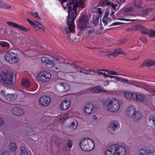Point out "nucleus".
Wrapping results in <instances>:
<instances>
[{
    "label": "nucleus",
    "mask_w": 155,
    "mask_h": 155,
    "mask_svg": "<svg viewBox=\"0 0 155 155\" xmlns=\"http://www.w3.org/2000/svg\"><path fill=\"white\" fill-rule=\"evenodd\" d=\"M60 1L64 9L68 7V16L67 21L68 28L66 27L62 28L61 30L64 33L73 32L75 28L74 21L77 16V8L78 7L82 8H84L85 0H78V1H77L74 3L73 0H70L69 1V4L68 0H60Z\"/></svg>",
    "instance_id": "1"
},
{
    "label": "nucleus",
    "mask_w": 155,
    "mask_h": 155,
    "mask_svg": "<svg viewBox=\"0 0 155 155\" xmlns=\"http://www.w3.org/2000/svg\"><path fill=\"white\" fill-rule=\"evenodd\" d=\"M103 105L108 110L113 112H117L120 109L119 103L115 98L107 99L104 101Z\"/></svg>",
    "instance_id": "2"
},
{
    "label": "nucleus",
    "mask_w": 155,
    "mask_h": 155,
    "mask_svg": "<svg viewBox=\"0 0 155 155\" xmlns=\"http://www.w3.org/2000/svg\"><path fill=\"white\" fill-rule=\"evenodd\" d=\"M126 150L123 147L116 145H112L105 152L106 155H125Z\"/></svg>",
    "instance_id": "3"
},
{
    "label": "nucleus",
    "mask_w": 155,
    "mask_h": 155,
    "mask_svg": "<svg viewBox=\"0 0 155 155\" xmlns=\"http://www.w3.org/2000/svg\"><path fill=\"white\" fill-rule=\"evenodd\" d=\"M79 145L81 149L84 151H90L94 148V141L89 138H84L80 141Z\"/></svg>",
    "instance_id": "4"
},
{
    "label": "nucleus",
    "mask_w": 155,
    "mask_h": 155,
    "mask_svg": "<svg viewBox=\"0 0 155 155\" xmlns=\"http://www.w3.org/2000/svg\"><path fill=\"white\" fill-rule=\"evenodd\" d=\"M0 81L5 84H11L13 83V75L8 72H2L0 77Z\"/></svg>",
    "instance_id": "5"
},
{
    "label": "nucleus",
    "mask_w": 155,
    "mask_h": 155,
    "mask_svg": "<svg viewBox=\"0 0 155 155\" xmlns=\"http://www.w3.org/2000/svg\"><path fill=\"white\" fill-rule=\"evenodd\" d=\"M89 24L88 17L86 15L81 16L77 23V27L81 30L86 29Z\"/></svg>",
    "instance_id": "6"
},
{
    "label": "nucleus",
    "mask_w": 155,
    "mask_h": 155,
    "mask_svg": "<svg viewBox=\"0 0 155 155\" xmlns=\"http://www.w3.org/2000/svg\"><path fill=\"white\" fill-rule=\"evenodd\" d=\"M5 58L7 62L12 64L17 63L19 60L17 55L11 51L7 52L5 55Z\"/></svg>",
    "instance_id": "7"
},
{
    "label": "nucleus",
    "mask_w": 155,
    "mask_h": 155,
    "mask_svg": "<svg viewBox=\"0 0 155 155\" xmlns=\"http://www.w3.org/2000/svg\"><path fill=\"white\" fill-rule=\"evenodd\" d=\"M120 124L117 120L113 121L110 123V125L108 128L109 132L112 134H116L117 130L119 128Z\"/></svg>",
    "instance_id": "8"
},
{
    "label": "nucleus",
    "mask_w": 155,
    "mask_h": 155,
    "mask_svg": "<svg viewBox=\"0 0 155 155\" xmlns=\"http://www.w3.org/2000/svg\"><path fill=\"white\" fill-rule=\"evenodd\" d=\"M51 77V75L50 73L43 71L38 74L37 77L40 81L42 82H46L49 80Z\"/></svg>",
    "instance_id": "9"
},
{
    "label": "nucleus",
    "mask_w": 155,
    "mask_h": 155,
    "mask_svg": "<svg viewBox=\"0 0 155 155\" xmlns=\"http://www.w3.org/2000/svg\"><path fill=\"white\" fill-rule=\"evenodd\" d=\"M138 155H155V153L153 148L149 146L145 148L140 149Z\"/></svg>",
    "instance_id": "10"
},
{
    "label": "nucleus",
    "mask_w": 155,
    "mask_h": 155,
    "mask_svg": "<svg viewBox=\"0 0 155 155\" xmlns=\"http://www.w3.org/2000/svg\"><path fill=\"white\" fill-rule=\"evenodd\" d=\"M51 101L50 98L47 96H41L39 99V102L42 106H46L48 105Z\"/></svg>",
    "instance_id": "11"
},
{
    "label": "nucleus",
    "mask_w": 155,
    "mask_h": 155,
    "mask_svg": "<svg viewBox=\"0 0 155 155\" xmlns=\"http://www.w3.org/2000/svg\"><path fill=\"white\" fill-rule=\"evenodd\" d=\"M42 62L47 68H51L54 66V63L51 60L47 57H43L41 59Z\"/></svg>",
    "instance_id": "12"
},
{
    "label": "nucleus",
    "mask_w": 155,
    "mask_h": 155,
    "mask_svg": "<svg viewBox=\"0 0 155 155\" xmlns=\"http://www.w3.org/2000/svg\"><path fill=\"white\" fill-rule=\"evenodd\" d=\"M57 86L60 90L62 92H66L70 89L69 84L66 83L58 82Z\"/></svg>",
    "instance_id": "13"
},
{
    "label": "nucleus",
    "mask_w": 155,
    "mask_h": 155,
    "mask_svg": "<svg viewBox=\"0 0 155 155\" xmlns=\"http://www.w3.org/2000/svg\"><path fill=\"white\" fill-rule=\"evenodd\" d=\"M94 109L93 105L89 103L84 107V110L85 114L87 115H90L92 113Z\"/></svg>",
    "instance_id": "14"
},
{
    "label": "nucleus",
    "mask_w": 155,
    "mask_h": 155,
    "mask_svg": "<svg viewBox=\"0 0 155 155\" xmlns=\"http://www.w3.org/2000/svg\"><path fill=\"white\" fill-rule=\"evenodd\" d=\"M99 71H104L107 72V74L109 75H118V73L114 71H110L107 70L106 69H101V70H97V71H95L94 72V73H89V74L91 75H97L99 76Z\"/></svg>",
    "instance_id": "15"
},
{
    "label": "nucleus",
    "mask_w": 155,
    "mask_h": 155,
    "mask_svg": "<svg viewBox=\"0 0 155 155\" xmlns=\"http://www.w3.org/2000/svg\"><path fill=\"white\" fill-rule=\"evenodd\" d=\"M134 98V101H139L141 103H144L146 101V98L143 94L140 93L135 94Z\"/></svg>",
    "instance_id": "16"
},
{
    "label": "nucleus",
    "mask_w": 155,
    "mask_h": 155,
    "mask_svg": "<svg viewBox=\"0 0 155 155\" xmlns=\"http://www.w3.org/2000/svg\"><path fill=\"white\" fill-rule=\"evenodd\" d=\"M94 26L93 25L92 27L88 26L86 28V34L88 36H90L94 33L97 32L98 31L96 30L97 26L94 23Z\"/></svg>",
    "instance_id": "17"
},
{
    "label": "nucleus",
    "mask_w": 155,
    "mask_h": 155,
    "mask_svg": "<svg viewBox=\"0 0 155 155\" xmlns=\"http://www.w3.org/2000/svg\"><path fill=\"white\" fill-rule=\"evenodd\" d=\"M7 24L10 26L24 31H28L29 30V29L28 28H26L23 26L18 25L16 23L12 21H8L7 22Z\"/></svg>",
    "instance_id": "18"
},
{
    "label": "nucleus",
    "mask_w": 155,
    "mask_h": 155,
    "mask_svg": "<svg viewBox=\"0 0 155 155\" xmlns=\"http://www.w3.org/2000/svg\"><path fill=\"white\" fill-rule=\"evenodd\" d=\"M136 110V108L134 107L130 106L126 109L125 114L127 116L132 117Z\"/></svg>",
    "instance_id": "19"
},
{
    "label": "nucleus",
    "mask_w": 155,
    "mask_h": 155,
    "mask_svg": "<svg viewBox=\"0 0 155 155\" xmlns=\"http://www.w3.org/2000/svg\"><path fill=\"white\" fill-rule=\"evenodd\" d=\"M70 104L71 102L69 100H65L61 103L60 106V108L62 110H66L69 107Z\"/></svg>",
    "instance_id": "20"
},
{
    "label": "nucleus",
    "mask_w": 155,
    "mask_h": 155,
    "mask_svg": "<svg viewBox=\"0 0 155 155\" xmlns=\"http://www.w3.org/2000/svg\"><path fill=\"white\" fill-rule=\"evenodd\" d=\"M143 117L142 113L136 110L132 118H133L135 122H138Z\"/></svg>",
    "instance_id": "21"
},
{
    "label": "nucleus",
    "mask_w": 155,
    "mask_h": 155,
    "mask_svg": "<svg viewBox=\"0 0 155 155\" xmlns=\"http://www.w3.org/2000/svg\"><path fill=\"white\" fill-rule=\"evenodd\" d=\"M133 4L134 6L138 9L143 8V0H133Z\"/></svg>",
    "instance_id": "22"
},
{
    "label": "nucleus",
    "mask_w": 155,
    "mask_h": 155,
    "mask_svg": "<svg viewBox=\"0 0 155 155\" xmlns=\"http://www.w3.org/2000/svg\"><path fill=\"white\" fill-rule=\"evenodd\" d=\"M12 112L14 114L17 116L21 115L24 113L23 110L18 107L13 108L12 110Z\"/></svg>",
    "instance_id": "23"
},
{
    "label": "nucleus",
    "mask_w": 155,
    "mask_h": 155,
    "mask_svg": "<svg viewBox=\"0 0 155 155\" xmlns=\"http://www.w3.org/2000/svg\"><path fill=\"white\" fill-rule=\"evenodd\" d=\"M153 65H154L155 67V61L148 60L144 62V63L141 65V67H143L144 66L149 67Z\"/></svg>",
    "instance_id": "24"
},
{
    "label": "nucleus",
    "mask_w": 155,
    "mask_h": 155,
    "mask_svg": "<svg viewBox=\"0 0 155 155\" xmlns=\"http://www.w3.org/2000/svg\"><path fill=\"white\" fill-rule=\"evenodd\" d=\"M8 148L11 152H14L17 150V145L15 143H11L9 144Z\"/></svg>",
    "instance_id": "25"
},
{
    "label": "nucleus",
    "mask_w": 155,
    "mask_h": 155,
    "mask_svg": "<svg viewBox=\"0 0 155 155\" xmlns=\"http://www.w3.org/2000/svg\"><path fill=\"white\" fill-rule=\"evenodd\" d=\"M124 95L127 99L133 100L135 96V93H130L128 92H125Z\"/></svg>",
    "instance_id": "26"
},
{
    "label": "nucleus",
    "mask_w": 155,
    "mask_h": 155,
    "mask_svg": "<svg viewBox=\"0 0 155 155\" xmlns=\"http://www.w3.org/2000/svg\"><path fill=\"white\" fill-rule=\"evenodd\" d=\"M69 75L74 79L80 78L81 77V75L78 72H70Z\"/></svg>",
    "instance_id": "27"
},
{
    "label": "nucleus",
    "mask_w": 155,
    "mask_h": 155,
    "mask_svg": "<svg viewBox=\"0 0 155 155\" xmlns=\"http://www.w3.org/2000/svg\"><path fill=\"white\" fill-rule=\"evenodd\" d=\"M16 98L14 94H8L5 97V99L8 101H14Z\"/></svg>",
    "instance_id": "28"
},
{
    "label": "nucleus",
    "mask_w": 155,
    "mask_h": 155,
    "mask_svg": "<svg viewBox=\"0 0 155 155\" xmlns=\"http://www.w3.org/2000/svg\"><path fill=\"white\" fill-rule=\"evenodd\" d=\"M137 28L138 30L140 29V31L142 34L147 35L149 29L141 26H137Z\"/></svg>",
    "instance_id": "29"
},
{
    "label": "nucleus",
    "mask_w": 155,
    "mask_h": 155,
    "mask_svg": "<svg viewBox=\"0 0 155 155\" xmlns=\"http://www.w3.org/2000/svg\"><path fill=\"white\" fill-rule=\"evenodd\" d=\"M77 122L75 120L72 121L69 126V128L71 130H74L77 128Z\"/></svg>",
    "instance_id": "30"
},
{
    "label": "nucleus",
    "mask_w": 155,
    "mask_h": 155,
    "mask_svg": "<svg viewBox=\"0 0 155 155\" xmlns=\"http://www.w3.org/2000/svg\"><path fill=\"white\" fill-rule=\"evenodd\" d=\"M0 8L6 9H10L11 8V7L9 5L4 3L2 1L0 2Z\"/></svg>",
    "instance_id": "31"
},
{
    "label": "nucleus",
    "mask_w": 155,
    "mask_h": 155,
    "mask_svg": "<svg viewBox=\"0 0 155 155\" xmlns=\"http://www.w3.org/2000/svg\"><path fill=\"white\" fill-rule=\"evenodd\" d=\"M21 84L26 87H28L30 86V82L28 79H23L21 82Z\"/></svg>",
    "instance_id": "32"
},
{
    "label": "nucleus",
    "mask_w": 155,
    "mask_h": 155,
    "mask_svg": "<svg viewBox=\"0 0 155 155\" xmlns=\"http://www.w3.org/2000/svg\"><path fill=\"white\" fill-rule=\"evenodd\" d=\"M91 91L93 92L97 93L105 91V90L101 89L100 87H97L92 88L91 90Z\"/></svg>",
    "instance_id": "33"
},
{
    "label": "nucleus",
    "mask_w": 155,
    "mask_h": 155,
    "mask_svg": "<svg viewBox=\"0 0 155 155\" xmlns=\"http://www.w3.org/2000/svg\"><path fill=\"white\" fill-rule=\"evenodd\" d=\"M112 54L114 56H117L118 54H125L124 52L121 50H115L114 51H112Z\"/></svg>",
    "instance_id": "34"
},
{
    "label": "nucleus",
    "mask_w": 155,
    "mask_h": 155,
    "mask_svg": "<svg viewBox=\"0 0 155 155\" xmlns=\"http://www.w3.org/2000/svg\"><path fill=\"white\" fill-rule=\"evenodd\" d=\"M0 45L1 46L3 47L9 48L10 47V44L9 43L6 41H2L0 42Z\"/></svg>",
    "instance_id": "35"
},
{
    "label": "nucleus",
    "mask_w": 155,
    "mask_h": 155,
    "mask_svg": "<svg viewBox=\"0 0 155 155\" xmlns=\"http://www.w3.org/2000/svg\"><path fill=\"white\" fill-rule=\"evenodd\" d=\"M20 155H28L26 149L24 147H21L20 149Z\"/></svg>",
    "instance_id": "36"
},
{
    "label": "nucleus",
    "mask_w": 155,
    "mask_h": 155,
    "mask_svg": "<svg viewBox=\"0 0 155 155\" xmlns=\"http://www.w3.org/2000/svg\"><path fill=\"white\" fill-rule=\"evenodd\" d=\"M147 35H149L150 37L155 36V30H153L151 29H149Z\"/></svg>",
    "instance_id": "37"
},
{
    "label": "nucleus",
    "mask_w": 155,
    "mask_h": 155,
    "mask_svg": "<svg viewBox=\"0 0 155 155\" xmlns=\"http://www.w3.org/2000/svg\"><path fill=\"white\" fill-rule=\"evenodd\" d=\"M113 3H112L109 0H104L102 2L101 4L104 6L106 5H110L111 6Z\"/></svg>",
    "instance_id": "38"
},
{
    "label": "nucleus",
    "mask_w": 155,
    "mask_h": 155,
    "mask_svg": "<svg viewBox=\"0 0 155 155\" xmlns=\"http://www.w3.org/2000/svg\"><path fill=\"white\" fill-rule=\"evenodd\" d=\"M137 26H135L133 28H128L126 29L127 32H133L138 30Z\"/></svg>",
    "instance_id": "39"
},
{
    "label": "nucleus",
    "mask_w": 155,
    "mask_h": 155,
    "mask_svg": "<svg viewBox=\"0 0 155 155\" xmlns=\"http://www.w3.org/2000/svg\"><path fill=\"white\" fill-rule=\"evenodd\" d=\"M133 10V7L130 6L124 9V11L126 13H129L131 12Z\"/></svg>",
    "instance_id": "40"
},
{
    "label": "nucleus",
    "mask_w": 155,
    "mask_h": 155,
    "mask_svg": "<svg viewBox=\"0 0 155 155\" xmlns=\"http://www.w3.org/2000/svg\"><path fill=\"white\" fill-rule=\"evenodd\" d=\"M69 114H66L61 117L60 119L61 121H64L68 117Z\"/></svg>",
    "instance_id": "41"
},
{
    "label": "nucleus",
    "mask_w": 155,
    "mask_h": 155,
    "mask_svg": "<svg viewBox=\"0 0 155 155\" xmlns=\"http://www.w3.org/2000/svg\"><path fill=\"white\" fill-rule=\"evenodd\" d=\"M138 86L141 87V88H143L145 89V88H148L149 86L147 84L144 83H140L139 85H138Z\"/></svg>",
    "instance_id": "42"
},
{
    "label": "nucleus",
    "mask_w": 155,
    "mask_h": 155,
    "mask_svg": "<svg viewBox=\"0 0 155 155\" xmlns=\"http://www.w3.org/2000/svg\"><path fill=\"white\" fill-rule=\"evenodd\" d=\"M30 14H31V15L34 16L35 18L41 20V19L37 12H35L33 13H30Z\"/></svg>",
    "instance_id": "43"
},
{
    "label": "nucleus",
    "mask_w": 155,
    "mask_h": 155,
    "mask_svg": "<svg viewBox=\"0 0 155 155\" xmlns=\"http://www.w3.org/2000/svg\"><path fill=\"white\" fill-rule=\"evenodd\" d=\"M149 120L153 121V124L155 126V115H151L149 117Z\"/></svg>",
    "instance_id": "44"
},
{
    "label": "nucleus",
    "mask_w": 155,
    "mask_h": 155,
    "mask_svg": "<svg viewBox=\"0 0 155 155\" xmlns=\"http://www.w3.org/2000/svg\"><path fill=\"white\" fill-rule=\"evenodd\" d=\"M108 21V20L107 19V15L105 14L103 18V22L105 24V25H107V21Z\"/></svg>",
    "instance_id": "45"
},
{
    "label": "nucleus",
    "mask_w": 155,
    "mask_h": 155,
    "mask_svg": "<svg viewBox=\"0 0 155 155\" xmlns=\"http://www.w3.org/2000/svg\"><path fill=\"white\" fill-rule=\"evenodd\" d=\"M73 145L72 141L70 139H68V142L67 143V145L68 147L69 148H71Z\"/></svg>",
    "instance_id": "46"
},
{
    "label": "nucleus",
    "mask_w": 155,
    "mask_h": 155,
    "mask_svg": "<svg viewBox=\"0 0 155 155\" xmlns=\"http://www.w3.org/2000/svg\"><path fill=\"white\" fill-rule=\"evenodd\" d=\"M35 28H38L40 29H41L42 30L44 31L45 30L44 29V27L40 23H38V24L35 25Z\"/></svg>",
    "instance_id": "47"
},
{
    "label": "nucleus",
    "mask_w": 155,
    "mask_h": 155,
    "mask_svg": "<svg viewBox=\"0 0 155 155\" xmlns=\"http://www.w3.org/2000/svg\"><path fill=\"white\" fill-rule=\"evenodd\" d=\"M75 67H76V68H77V70L78 71H79L80 73H84V74H89V73H88L84 72L83 71H82V70L80 67H77L76 66H75Z\"/></svg>",
    "instance_id": "48"
},
{
    "label": "nucleus",
    "mask_w": 155,
    "mask_h": 155,
    "mask_svg": "<svg viewBox=\"0 0 155 155\" xmlns=\"http://www.w3.org/2000/svg\"><path fill=\"white\" fill-rule=\"evenodd\" d=\"M127 41L126 39H123L118 41V43L119 45H121L125 43Z\"/></svg>",
    "instance_id": "49"
},
{
    "label": "nucleus",
    "mask_w": 155,
    "mask_h": 155,
    "mask_svg": "<svg viewBox=\"0 0 155 155\" xmlns=\"http://www.w3.org/2000/svg\"><path fill=\"white\" fill-rule=\"evenodd\" d=\"M5 121L0 116V127L2 126L4 124Z\"/></svg>",
    "instance_id": "50"
},
{
    "label": "nucleus",
    "mask_w": 155,
    "mask_h": 155,
    "mask_svg": "<svg viewBox=\"0 0 155 155\" xmlns=\"http://www.w3.org/2000/svg\"><path fill=\"white\" fill-rule=\"evenodd\" d=\"M140 39L142 41V42H146L147 41V38L144 37L143 36H141L140 38Z\"/></svg>",
    "instance_id": "51"
},
{
    "label": "nucleus",
    "mask_w": 155,
    "mask_h": 155,
    "mask_svg": "<svg viewBox=\"0 0 155 155\" xmlns=\"http://www.w3.org/2000/svg\"><path fill=\"white\" fill-rule=\"evenodd\" d=\"M0 94L3 97H5V98L6 94H5V92L3 90H2L0 92Z\"/></svg>",
    "instance_id": "52"
},
{
    "label": "nucleus",
    "mask_w": 155,
    "mask_h": 155,
    "mask_svg": "<svg viewBox=\"0 0 155 155\" xmlns=\"http://www.w3.org/2000/svg\"><path fill=\"white\" fill-rule=\"evenodd\" d=\"M116 81H119L121 82H123L124 78H122L118 77H116Z\"/></svg>",
    "instance_id": "53"
},
{
    "label": "nucleus",
    "mask_w": 155,
    "mask_h": 155,
    "mask_svg": "<svg viewBox=\"0 0 155 155\" xmlns=\"http://www.w3.org/2000/svg\"><path fill=\"white\" fill-rule=\"evenodd\" d=\"M123 23L122 22H115L112 24L111 25H120L121 24H122Z\"/></svg>",
    "instance_id": "54"
},
{
    "label": "nucleus",
    "mask_w": 155,
    "mask_h": 155,
    "mask_svg": "<svg viewBox=\"0 0 155 155\" xmlns=\"http://www.w3.org/2000/svg\"><path fill=\"white\" fill-rule=\"evenodd\" d=\"M105 55H106L108 56H110L111 55H112V51H108L105 53Z\"/></svg>",
    "instance_id": "55"
},
{
    "label": "nucleus",
    "mask_w": 155,
    "mask_h": 155,
    "mask_svg": "<svg viewBox=\"0 0 155 155\" xmlns=\"http://www.w3.org/2000/svg\"><path fill=\"white\" fill-rule=\"evenodd\" d=\"M125 0H120V2H118V4L119 5H120L122 3L125 2Z\"/></svg>",
    "instance_id": "56"
},
{
    "label": "nucleus",
    "mask_w": 155,
    "mask_h": 155,
    "mask_svg": "<svg viewBox=\"0 0 155 155\" xmlns=\"http://www.w3.org/2000/svg\"><path fill=\"white\" fill-rule=\"evenodd\" d=\"M29 23L31 25L34 26V27H35L36 24L33 21H30Z\"/></svg>",
    "instance_id": "57"
},
{
    "label": "nucleus",
    "mask_w": 155,
    "mask_h": 155,
    "mask_svg": "<svg viewBox=\"0 0 155 155\" xmlns=\"http://www.w3.org/2000/svg\"><path fill=\"white\" fill-rule=\"evenodd\" d=\"M97 12L100 14H101L102 13V11L101 9L100 8H98L97 9Z\"/></svg>",
    "instance_id": "58"
},
{
    "label": "nucleus",
    "mask_w": 155,
    "mask_h": 155,
    "mask_svg": "<svg viewBox=\"0 0 155 155\" xmlns=\"http://www.w3.org/2000/svg\"><path fill=\"white\" fill-rule=\"evenodd\" d=\"M2 155H10L9 153L7 151H4L2 153Z\"/></svg>",
    "instance_id": "59"
},
{
    "label": "nucleus",
    "mask_w": 155,
    "mask_h": 155,
    "mask_svg": "<svg viewBox=\"0 0 155 155\" xmlns=\"http://www.w3.org/2000/svg\"><path fill=\"white\" fill-rule=\"evenodd\" d=\"M108 74H107V76H106V77H109L110 78H114L116 79V76H112V75H108Z\"/></svg>",
    "instance_id": "60"
},
{
    "label": "nucleus",
    "mask_w": 155,
    "mask_h": 155,
    "mask_svg": "<svg viewBox=\"0 0 155 155\" xmlns=\"http://www.w3.org/2000/svg\"><path fill=\"white\" fill-rule=\"evenodd\" d=\"M151 11V9L150 8H147L146 10H143L144 12H146V14H147V13H148Z\"/></svg>",
    "instance_id": "61"
},
{
    "label": "nucleus",
    "mask_w": 155,
    "mask_h": 155,
    "mask_svg": "<svg viewBox=\"0 0 155 155\" xmlns=\"http://www.w3.org/2000/svg\"><path fill=\"white\" fill-rule=\"evenodd\" d=\"M99 74H102V75H104L106 77V76H107V74L106 73H103V72H100L99 71Z\"/></svg>",
    "instance_id": "62"
},
{
    "label": "nucleus",
    "mask_w": 155,
    "mask_h": 155,
    "mask_svg": "<svg viewBox=\"0 0 155 155\" xmlns=\"http://www.w3.org/2000/svg\"><path fill=\"white\" fill-rule=\"evenodd\" d=\"M124 81H125V82H126L127 84H130V83L128 82V81L125 78H124V80H123V82H124Z\"/></svg>",
    "instance_id": "63"
},
{
    "label": "nucleus",
    "mask_w": 155,
    "mask_h": 155,
    "mask_svg": "<svg viewBox=\"0 0 155 155\" xmlns=\"http://www.w3.org/2000/svg\"><path fill=\"white\" fill-rule=\"evenodd\" d=\"M109 81H106L104 82V85L105 86H107L109 84Z\"/></svg>",
    "instance_id": "64"
}]
</instances>
